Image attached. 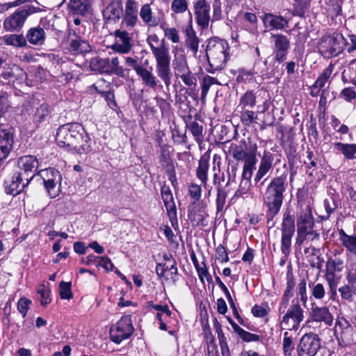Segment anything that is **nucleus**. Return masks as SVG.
Here are the masks:
<instances>
[{
	"mask_svg": "<svg viewBox=\"0 0 356 356\" xmlns=\"http://www.w3.org/2000/svg\"><path fill=\"white\" fill-rule=\"evenodd\" d=\"M229 45L226 40L218 38H210L207 42L206 54L210 69L209 72L220 70L225 65L227 60Z\"/></svg>",
	"mask_w": 356,
	"mask_h": 356,
	"instance_id": "obj_3",
	"label": "nucleus"
},
{
	"mask_svg": "<svg viewBox=\"0 0 356 356\" xmlns=\"http://www.w3.org/2000/svg\"><path fill=\"white\" fill-rule=\"evenodd\" d=\"M314 225V218L310 207H307L305 211L300 213L297 220V231L309 233Z\"/></svg>",
	"mask_w": 356,
	"mask_h": 356,
	"instance_id": "obj_23",
	"label": "nucleus"
},
{
	"mask_svg": "<svg viewBox=\"0 0 356 356\" xmlns=\"http://www.w3.org/2000/svg\"><path fill=\"white\" fill-rule=\"evenodd\" d=\"M346 41L342 34L332 33L325 35L318 42V52L325 58H332L338 56L343 50Z\"/></svg>",
	"mask_w": 356,
	"mask_h": 356,
	"instance_id": "obj_5",
	"label": "nucleus"
},
{
	"mask_svg": "<svg viewBox=\"0 0 356 356\" xmlns=\"http://www.w3.org/2000/svg\"><path fill=\"white\" fill-rule=\"evenodd\" d=\"M69 7L77 15H86L91 10L90 0H70Z\"/></svg>",
	"mask_w": 356,
	"mask_h": 356,
	"instance_id": "obj_34",
	"label": "nucleus"
},
{
	"mask_svg": "<svg viewBox=\"0 0 356 356\" xmlns=\"http://www.w3.org/2000/svg\"><path fill=\"white\" fill-rule=\"evenodd\" d=\"M216 259L218 260L220 262H227L229 261L228 254L222 245H218L216 249Z\"/></svg>",
	"mask_w": 356,
	"mask_h": 356,
	"instance_id": "obj_58",
	"label": "nucleus"
},
{
	"mask_svg": "<svg viewBox=\"0 0 356 356\" xmlns=\"http://www.w3.org/2000/svg\"><path fill=\"white\" fill-rule=\"evenodd\" d=\"M283 60H277L275 57L270 63L269 67L267 66L266 69L260 70L261 76H266L267 77L275 76V74H280L282 71V63Z\"/></svg>",
	"mask_w": 356,
	"mask_h": 356,
	"instance_id": "obj_39",
	"label": "nucleus"
},
{
	"mask_svg": "<svg viewBox=\"0 0 356 356\" xmlns=\"http://www.w3.org/2000/svg\"><path fill=\"white\" fill-rule=\"evenodd\" d=\"M256 95L252 90L247 91L241 96L239 106H241L243 109L247 106L252 108L256 104Z\"/></svg>",
	"mask_w": 356,
	"mask_h": 356,
	"instance_id": "obj_44",
	"label": "nucleus"
},
{
	"mask_svg": "<svg viewBox=\"0 0 356 356\" xmlns=\"http://www.w3.org/2000/svg\"><path fill=\"white\" fill-rule=\"evenodd\" d=\"M334 69V65L332 64H330L327 67H326L323 73L318 76L317 80L314 82V88H322L325 86V83L328 81L330 75L332 73Z\"/></svg>",
	"mask_w": 356,
	"mask_h": 356,
	"instance_id": "obj_45",
	"label": "nucleus"
},
{
	"mask_svg": "<svg viewBox=\"0 0 356 356\" xmlns=\"http://www.w3.org/2000/svg\"><path fill=\"white\" fill-rule=\"evenodd\" d=\"M187 127L189 129L190 131L195 137V140L198 142L201 141L203 131L202 126L200 125L199 123H197V122L193 121L190 124H187Z\"/></svg>",
	"mask_w": 356,
	"mask_h": 356,
	"instance_id": "obj_51",
	"label": "nucleus"
},
{
	"mask_svg": "<svg viewBox=\"0 0 356 356\" xmlns=\"http://www.w3.org/2000/svg\"><path fill=\"white\" fill-rule=\"evenodd\" d=\"M56 141L60 147L79 154H87L92 150L91 140L79 123L61 125L57 130Z\"/></svg>",
	"mask_w": 356,
	"mask_h": 356,
	"instance_id": "obj_1",
	"label": "nucleus"
},
{
	"mask_svg": "<svg viewBox=\"0 0 356 356\" xmlns=\"http://www.w3.org/2000/svg\"><path fill=\"white\" fill-rule=\"evenodd\" d=\"M273 160L274 156L273 154L269 152H264L259 163V169L254 178V181L256 185L259 183L261 179L266 175L268 172L271 169Z\"/></svg>",
	"mask_w": 356,
	"mask_h": 356,
	"instance_id": "obj_20",
	"label": "nucleus"
},
{
	"mask_svg": "<svg viewBox=\"0 0 356 356\" xmlns=\"http://www.w3.org/2000/svg\"><path fill=\"white\" fill-rule=\"evenodd\" d=\"M107 58H102L99 56H95L90 60V68L91 71L106 74Z\"/></svg>",
	"mask_w": 356,
	"mask_h": 356,
	"instance_id": "obj_41",
	"label": "nucleus"
},
{
	"mask_svg": "<svg viewBox=\"0 0 356 356\" xmlns=\"http://www.w3.org/2000/svg\"><path fill=\"white\" fill-rule=\"evenodd\" d=\"M133 332L134 327L131 318L128 316H124L111 327L110 337L113 342L120 343L123 340L128 339Z\"/></svg>",
	"mask_w": 356,
	"mask_h": 356,
	"instance_id": "obj_9",
	"label": "nucleus"
},
{
	"mask_svg": "<svg viewBox=\"0 0 356 356\" xmlns=\"http://www.w3.org/2000/svg\"><path fill=\"white\" fill-rule=\"evenodd\" d=\"M194 14L197 24L202 29L209 27L210 17V5L206 0H198L194 5Z\"/></svg>",
	"mask_w": 356,
	"mask_h": 356,
	"instance_id": "obj_13",
	"label": "nucleus"
},
{
	"mask_svg": "<svg viewBox=\"0 0 356 356\" xmlns=\"http://www.w3.org/2000/svg\"><path fill=\"white\" fill-rule=\"evenodd\" d=\"M312 295L315 299L322 300L325 296L324 286L321 283L314 284L312 288Z\"/></svg>",
	"mask_w": 356,
	"mask_h": 356,
	"instance_id": "obj_55",
	"label": "nucleus"
},
{
	"mask_svg": "<svg viewBox=\"0 0 356 356\" xmlns=\"http://www.w3.org/2000/svg\"><path fill=\"white\" fill-rule=\"evenodd\" d=\"M186 0H173L171 3V10L175 14H181L188 10Z\"/></svg>",
	"mask_w": 356,
	"mask_h": 356,
	"instance_id": "obj_48",
	"label": "nucleus"
},
{
	"mask_svg": "<svg viewBox=\"0 0 356 356\" xmlns=\"http://www.w3.org/2000/svg\"><path fill=\"white\" fill-rule=\"evenodd\" d=\"M313 321L323 323L327 326H331L333 323V316L326 307H314L310 312Z\"/></svg>",
	"mask_w": 356,
	"mask_h": 356,
	"instance_id": "obj_21",
	"label": "nucleus"
},
{
	"mask_svg": "<svg viewBox=\"0 0 356 356\" xmlns=\"http://www.w3.org/2000/svg\"><path fill=\"white\" fill-rule=\"evenodd\" d=\"M238 165L237 164H229L227 168V179L226 180L225 186H229L232 182H234L236 178V175L238 172Z\"/></svg>",
	"mask_w": 356,
	"mask_h": 356,
	"instance_id": "obj_53",
	"label": "nucleus"
},
{
	"mask_svg": "<svg viewBox=\"0 0 356 356\" xmlns=\"http://www.w3.org/2000/svg\"><path fill=\"white\" fill-rule=\"evenodd\" d=\"M214 84H216V85L220 84L216 78L212 77V76H210L208 75L204 77L203 81H202V97H204L207 95L211 86L214 85Z\"/></svg>",
	"mask_w": 356,
	"mask_h": 356,
	"instance_id": "obj_50",
	"label": "nucleus"
},
{
	"mask_svg": "<svg viewBox=\"0 0 356 356\" xmlns=\"http://www.w3.org/2000/svg\"><path fill=\"white\" fill-rule=\"evenodd\" d=\"M51 113V107L45 103L42 104L36 108L33 115V121L35 124L39 126L41 123L47 121Z\"/></svg>",
	"mask_w": 356,
	"mask_h": 356,
	"instance_id": "obj_32",
	"label": "nucleus"
},
{
	"mask_svg": "<svg viewBox=\"0 0 356 356\" xmlns=\"http://www.w3.org/2000/svg\"><path fill=\"white\" fill-rule=\"evenodd\" d=\"M286 179L284 177H278L272 179L267 187L264 203L268 207L266 212L267 223L271 222V226L274 225L273 222L274 217L279 212L283 201V193L286 189Z\"/></svg>",
	"mask_w": 356,
	"mask_h": 356,
	"instance_id": "obj_2",
	"label": "nucleus"
},
{
	"mask_svg": "<svg viewBox=\"0 0 356 356\" xmlns=\"http://www.w3.org/2000/svg\"><path fill=\"white\" fill-rule=\"evenodd\" d=\"M178 77L188 87H195L197 85V79L190 70H188L187 72L180 74L178 75Z\"/></svg>",
	"mask_w": 356,
	"mask_h": 356,
	"instance_id": "obj_52",
	"label": "nucleus"
},
{
	"mask_svg": "<svg viewBox=\"0 0 356 356\" xmlns=\"http://www.w3.org/2000/svg\"><path fill=\"white\" fill-rule=\"evenodd\" d=\"M229 152L232 157L238 161L243 160L245 163L257 159L254 153L245 152L242 145L232 144Z\"/></svg>",
	"mask_w": 356,
	"mask_h": 356,
	"instance_id": "obj_27",
	"label": "nucleus"
},
{
	"mask_svg": "<svg viewBox=\"0 0 356 356\" xmlns=\"http://www.w3.org/2000/svg\"><path fill=\"white\" fill-rule=\"evenodd\" d=\"M4 44L15 48H22L27 45V42L23 34H9L1 38Z\"/></svg>",
	"mask_w": 356,
	"mask_h": 356,
	"instance_id": "obj_36",
	"label": "nucleus"
},
{
	"mask_svg": "<svg viewBox=\"0 0 356 356\" xmlns=\"http://www.w3.org/2000/svg\"><path fill=\"white\" fill-rule=\"evenodd\" d=\"M39 8L33 6H26L16 10L13 14L6 17L3 22V29L6 32H19L30 15L38 12Z\"/></svg>",
	"mask_w": 356,
	"mask_h": 356,
	"instance_id": "obj_7",
	"label": "nucleus"
},
{
	"mask_svg": "<svg viewBox=\"0 0 356 356\" xmlns=\"http://www.w3.org/2000/svg\"><path fill=\"white\" fill-rule=\"evenodd\" d=\"M81 32L79 28L75 29H69V49L76 54H82L88 51L90 45L84 40L81 39Z\"/></svg>",
	"mask_w": 356,
	"mask_h": 356,
	"instance_id": "obj_15",
	"label": "nucleus"
},
{
	"mask_svg": "<svg viewBox=\"0 0 356 356\" xmlns=\"http://www.w3.org/2000/svg\"><path fill=\"white\" fill-rule=\"evenodd\" d=\"M72 283L70 282H60L59 284V293L61 299L70 300L72 298L73 294L71 290Z\"/></svg>",
	"mask_w": 356,
	"mask_h": 356,
	"instance_id": "obj_47",
	"label": "nucleus"
},
{
	"mask_svg": "<svg viewBox=\"0 0 356 356\" xmlns=\"http://www.w3.org/2000/svg\"><path fill=\"white\" fill-rule=\"evenodd\" d=\"M126 70L120 65L118 57L112 56L107 58L106 74L108 75L115 74L119 77L124 78L125 76Z\"/></svg>",
	"mask_w": 356,
	"mask_h": 356,
	"instance_id": "obj_29",
	"label": "nucleus"
},
{
	"mask_svg": "<svg viewBox=\"0 0 356 356\" xmlns=\"http://www.w3.org/2000/svg\"><path fill=\"white\" fill-rule=\"evenodd\" d=\"M161 197L167 210L168 215L170 219L177 218V209L174 202L173 196L168 187L163 186L161 188Z\"/></svg>",
	"mask_w": 356,
	"mask_h": 356,
	"instance_id": "obj_24",
	"label": "nucleus"
},
{
	"mask_svg": "<svg viewBox=\"0 0 356 356\" xmlns=\"http://www.w3.org/2000/svg\"><path fill=\"white\" fill-rule=\"evenodd\" d=\"M172 68L177 77L181 73L187 72L190 68L186 56L183 54H175L172 60Z\"/></svg>",
	"mask_w": 356,
	"mask_h": 356,
	"instance_id": "obj_35",
	"label": "nucleus"
},
{
	"mask_svg": "<svg viewBox=\"0 0 356 356\" xmlns=\"http://www.w3.org/2000/svg\"><path fill=\"white\" fill-rule=\"evenodd\" d=\"M209 167V156L208 155L204 154L202 156L199 160L198 167L196 170V175L197 178L202 181L204 184V186L206 188L207 185V173Z\"/></svg>",
	"mask_w": 356,
	"mask_h": 356,
	"instance_id": "obj_31",
	"label": "nucleus"
},
{
	"mask_svg": "<svg viewBox=\"0 0 356 356\" xmlns=\"http://www.w3.org/2000/svg\"><path fill=\"white\" fill-rule=\"evenodd\" d=\"M114 35L118 41L111 46V49L118 53L128 54L133 47L129 33L126 31L116 30Z\"/></svg>",
	"mask_w": 356,
	"mask_h": 356,
	"instance_id": "obj_17",
	"label": "nucleus"
},
{
	"mask_svg": "<svg viewBox=\"0 0 356 356\" xmlns=\"http://www.w3.org/2000/svg\"><path fill=\"white\" fill-rule=\"evenodd\" d=\"M45 32L40 26L31 28L26 35V42L34 45H41L45 40Z\"/></svg>",
	"mask_w": 356,
	"mask_h": 356,
	"instance_id": "obj_28",
	"label": "nucleus"
},
{
	"mask_svg": "<svg viewBox=\"0 0 356 356\" xmlns=\"http://www.w3.org/2000/svg\"><path fill=\"white\" fill-rule=\"evenodd\" d=\"M334 148L341 153L347 160H353L356 158V144L343 143L340 142L334 143Z\"/></svg>",
	"mask_w": 356,
	"mask_h": 356,
	"instance_id": "obj_37",
	"label": "nucleus"
},
{
	"mask_svg": "<svg viewBox=\"0 0 356 356\" xmlns=\"http://www.w3.org/2000/svg\"><path fill=\"white\" fill-rule=\"evenodd\" d=\"M17 163V170L33 179L39 167L38 159L35 156L26 155L19 158Z\"/></svg>",
	"mask_w": 356,
	"mask_h": 356,
	"instance_id": "obj_14",
	"label": "nucleus"
},
{
	"mask_svg": "<svg viewBox=\"0 0 356 356\" xmlns=\"http://www.w3.org/2000/svg\"><path fill=\"white\" fill-rule=\"evenodd\" d=\"M21 71V69L19 66L11 64V63H5L3 65V71L1 74V76L8 81H10L13 79H15L18 76V72Z\"/></svg>",
	"mask_w": 356,
	"mask_h": 356,
	"instance_id": "obj_40",
	"label": "nucleus"
},
{
	"mask_svg": "<svg viewBox=\"0 0 356 356\" xmlns=\"http://www.w3.org/2000/svg\"><path fill=\"white\" fill-rule=\"evenodd\" d=\"M236 332L238 336L246 342L257 341H259L260 337L259 335L250 333L242 329L239 326H236Z\"/></svg>",
	"mask_w": 356,
	"mask_h": 356,
	"instance_id": "obj_49",
	"label": "nucleus"
},
{
	"mask_svg": "<svg viewBox=\"0 0 356 356\" xmlns=\"http://www.w3.org/2000/svg\"><path fill=\"white\" fill-rule=\"evenodd\" d=\"M164 34L173 43H178L179 42V35L175 28L164 29Z\"/></svg>",
	"mask_w": 356,
	"mask_h": 356,
	"instance_id": "obj_60",
	"label": "nucleus"
},
{
	"mask_svg": "<svg viewBox=\"0 0 356 356\" xmlns=\"http://www.w3.org/2000/svg\"><path fill=\"white\" fill-rule=\"evenodd\" d=\"M287 335L288 332H285L283 339V350L285 356H290L293 350V346L292 344V339Z\"/></svg>",
	"mask_w": 356,
	"mask_h": 356,
	"instance_id": "obj_56",
	"label": "nucleus"
},
{
	"mask_svg": "<svg viewBox=\"0 0 356 356\" xmlns=\"http://www.w3.org/2000/svg\"><path fill=\"white\" fill-rule=\"evenodd\" d=\"M43 179V183L51 198L56 197L58 194V188L56 184L60 179L58 171L53 169L42 170L39 172Z\"/></svg>",
	"mask_w": 356,
	"mask_h": 356,
	"instance_id": "obj_12",
	"label": "nucleus"
},
{
	"mask_svg": "<svg viewBox=\"0 0 356 356\" xmlns=\"http://www.w3.org/2000/svg\"><path fill=\"white\" fill-rule=\"evenodd\" d=\"M170 147L166 145L161 146L159 161L163 167L165 169V172L170 175V179H172V175L175 177V167L170 158Z\"/></svg>",
	"mask_w": 356,
	"mask_h": 356,
	"instance_id": "obj_26",
	"label": "nucleus"
},
{
	"mask_svg": "<svg viewBox=\"0 0 356 356\" xmlns=\"http://www.w3.org/2000/svg\"><path fill=\"white\" fill-rule=\"evenodd\" d=\"M152 53L156 62V74L168 87L172 75L170 69L171 56L170 48L164 39L161 40V46Z\"/></svg>",
	"mask_w": 356,
	"mask_h": 356,
	"instance_id": "obj_4",
	"label": "nucleus"
},
{
	"mask_svg": "<svg viewBox=\"0 0 356 356\" xmlns=\"http://www.w3.org/2000/svg\"><path fill=\"white\" fill-rule=\"evenodd\" d=\"M296 226L294 217L291 214L290 211H286L283 215L282 222L281 224V251L284 254V259H282L281 264H284L286 259L291 252V239L295 233Z\"/></svg>",
	"mask_w": 356,
	"mask_h": 356,
	"instance_id": "obj_6",
	"label": "nucleus"
},
{
	"mask_svg": "<svg viewBox=\"0 0 356 356\" xmlns=\"http://www.w3.org/2000/svg\"><path fill=\"white\" fill-rule=\"evenodd\" d=\"M241 119L243 124L250 125V124L254 122L255 120L257 119V115H255L252 111L247 110L241 114Z\"/></svg>",
	"mask_w": 356,
	"mask_h": 356,
	"instance_id": "obj_59",
	"label": "nucleus"
},
{
	"mask_svg": "<svg viewBox=\"0 0 356 356\" xmlns=\"http://www.w3.org/2000/svg\"><path fill=\"white\" fill-rule=\"evenodd\" d=\"M343 246L352 255L356 256V235H352Z\"/></svg>",
	"mask_w": 356,
	"mask_h": 356,
	"instance_id": "obj_64",
	"label": "nucleus"
},
{
	"mask_svg": "<svg viewBox=\"0 0 356 356\" xmlns=\"http://www.w3.org/2000/svg\"><path fill=\"white\" fill-rule=\"evenodd\" d=\"M37 293L39 296L38 300H40L41 305L46 307L51 302V291L47 286L44 284L40 285L37 289Z\"/></svg>",
	"mask_w": 356,
	"mask_h": 356,
	"instance_id": "obj_43",
	"label": "nucleus"
},
{
	"mask_svg": "<svg viewBox=\"0 0 356 356\" xmlns=\"http://www.w3.org/2000/svg\"><path fill=\"white\" fill-rule=\"evenodd\" d=\"M189 195L190 197L195 201H198L202 195V189L200 186L196 184H191L189 186Z\"/></svg>",
	"mask_w": 356,
	"mask_h": 356,
	"instance_id": "obj_61",
	"label": "nucleus"
},
{
	"mask_svg": "<svg viewBox=\"0 0 356 356\" xmlns=\"http://www.w3.org/2000/svg\"><path fill=\"white\" fill-rule=\"evenodd\" d=\"M262 19L265 26L270 29H283L288 27V21L280 15L266 13Z\"/></svg>",
	"mask_w": 356,
	"mask_h": 356,
	"instance_id": "obj_25",
	"label": "nucleus"
},
{
	"mask_svg": "<svg viewBox=\"0 0 356 356\" xmlns=\"http://www.w3.org/2000/svg\"><path fill=\"white\" fill-rule=\"evenodd\" d=\"M31 180L30 177H26L24 174L17 170L13 174L10 183L6 186L8 193L13 195L19 194L24 191Z\"/></svg>",
	"mask_w": 356,
	"mask_h": 356,
	"instance_id": "obj_16",
	"label": "nucleus"
},
{
	"mask_svg": "<svg viewBox=\"0 0 356 356\" xmlns=\"http://www.w3.org/2000/svg\"><path fill=\"white\" fill-rule=\"evenodd\" d=\"M137 74L140 77L143 83L151 88H155L157 86L158 79L153 74V73L148 70L143 66L137 72Z\"/></svg>",
	"mask_w": 356,
	"mask_h": 356,
	"instance_id": "obj_38",
	"label": "nucleus"
},
{
	"mask_svg": "<svg viewBox=\"0 0 356 356\" xmlns=\"http://www.w3.org/2000/svg\"><path fill=\"white\" fill-rule=\"evenodd\" d=\"M275 38V55L277 60H284L290 47V42L286 36L282 34L273 35Z\"/></svg>",
	"mask_w": 356,
	"mask_h": 356,
	"instance_id": "obj_19",
	"label": "nucleus"
},
{
	"mask_svg": "<svg viewBox=\"0 0 356 356\" xmlns=\"http://www.w3.org/2000/svg\"><path fill=\"white\" fill-rule=\"evenodd\" d=\"M325 277L329 284L330 289H337V281L335 280V273L333 270H330L329 268L327 269Z\"/></svg>",
	"mask_w": 356,
	"mask_h": 356,
	"instance_id": "obj_62",
	"label": "nucleus"
},
{
	"mask_svg": "<svg viewBox=\"0 0 356 356\" xmlns=\"http://www.w3.org/2000/svg\"><path fill=\"white\" fill-rule=\"evenodd\" d=\"M251 183L248 180H241L238 190L235 193L236 196H242L246 194L250 188Z\"/></svg>",
	"mask_w": 356,
	"mask_h": 356,
	"instance_id": "obj_63",
	"label": "nucleus"
},
{
	"mask_svg": "<svg viewBox=\"0 0 356 356\" xmlns=\"http://www.w3.org/2000/svg\"><path fill=\"white\" fill-rule=\"evenodd\" d=\"M303 317L302 309L298 302L295 303L294 301H293V305L282 318V324L289 330H296L298 328L300 323L302 321Z\"/></svg>",
	"mask_w": 356,
	"mask_h": 356,
	"instance_id": "obj_11",
	"label": "nucleus"
},
{
	"mask_svg": "<svg viewBox=\"0 0 356 356\" xmlns=\"http://www.w3.org/2000/svg\"><path fill=\"white\" fill-rule=\"evenodd\" d=\"M185 35V46L195 56L198 51L200 39L192 26L186 29Z\"/></svg>",
	"mask_w": 356,
	"mask_h": 356,
	"instance_id": "obj_30",
	"label": "nucleus"
},
{
	"mask_svg": "<svg viewBox=\"0 0 356 356\" xmlns=\"http://www.w3.org/2000/svg\"><path fill=\"white\" fill-rule=\"evenodd\" d=\"M321 341L318 335L314 332L304 334L297 347L298 356H315L321 347Z\"/></svg>",
	"mask_w": 356,
	"mask_h": 356,
	"instance_id": "obj_8",
	"label": "nucleus"
},
{
	"mask_svg": "<svg viewBox=\"0 0 356 356\" xmlns=\"http://www.w3.org/2000/svg\"><path fill=\"white\" fill-rule=\"evenodd\" d=\"M14 129L8 124H0V161L6 159L14 143Z\"/></svg>",
	"mask_w": 356,
	"mask_h": 356,
	"instance_id": "obj_10",
	"label": "nucleus"
},
{
	"mask_svg": "<svg viewBox=\"0 0 356 356\" xmlns=\"http://www.w3.org/2000/svg\"><path fill=\"white\" fill-rule=\"evenodd\" d=\"M256 163L257 159L244 163L241 180H248L250 181V179L252 176L253 169L254 168Z\"/></svg>",
	"mask_w": 356,
	"mask_h": 356,
	"instance_id": "obj_46",
	"label": "nucleus"
},
{
	"mask_svg": "<svg viewBox=\"0 0 356 356\" xmlns=\"http://www.w3.org/2000/svg\"><path fill=\"white\" fill-rule=\"evenodd\" d=\"M140 17L143 22L149 26L155 27L159 24L160 18L154 17L149 3L142 6L140 10Z\"/></svg>",
	"mask_w": 356,
	"mask_h": 356,
	"instance_id": "obj_33",
	"label": "nucleus"
},
{
	"mask_svg": "<svg viewBox=\"0 0 356 356\" xmlns=\"http://www.w3.org/2000/svg\"><path fill=\"white\" fill-rule=\"evenodd\" d=\"M103 16L105 19L117 22L118 21L122 14L123 8L122 4L120 1L111 2L102 12Z\"/></svg>",
	"mask_w": 356,
	"mask_h": 356,
	"instance_id": "obj_22",
	"label": "nucleus"
},
{
	"mask_svg": "<svg viewBox=\"0 0 356 356\" xmlns=\"http://www.w3.org/2000/svg\"><path fill=\"white\" fill-rule=\"evenodd\" d=\"M138 21V7L135 0H127L125 13L122 25L126 27H134Z\"/></svg>",
	"mask_w": 356,
	"mask_h": 356,
	"instance_id": "obj_18",
	"label": "nucleus"
},
{
	"mask_svg": "<svg viewBox=\"0 0 356 356\" xmlns=\"http://www.w3.org/2000/svg\"><path fill=\"white\" fill-rule=\"evenodd\" d=\"M216 209L218 212H220L222 211L225 204L227 193L220 183L216 186Z\"/></svg>",
	"mask_w": 356,
	"mask_h": 356,
	"instance_id": "obj_42",
	"label": "nucleus"
},
{
	"mask_svg": "<svg viewBox=\"0 0 356 356\" xmlns=\"http://www.w3.org/2000/svg\"><path fill=\"white\" fill-rule=\"evenodd\" d=\"M31 303V300L26 298H21L17 302V310L23 318L26 316Z\"/></svg>",
	"mask_w": 356,
	"mask_h": 356,
	"instance_id": "obj_54",
	"label": "nucleus"
},
{
	"mask_svg": "<svg viewBox=\"0 0 356 356\" xmlns=\"http://www.w3.org/2000/svg\"><path fill=\"white\" fill-rule=\"evenodd\" d=\"M147 43L152 51L157 49L161 46V40H159V36L155 33L148 35L147 38Z\"/></svg>",
	"mask_w": 356,
	"mask_h": 356,
	"instance_id": "obj_57",
	"label": "nucleus"
}]
</instances>
